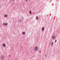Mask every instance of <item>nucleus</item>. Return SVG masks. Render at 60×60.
I'll use <instances>...</instances> for the list:
<instances>
[{
  "instance_id": "1",
  "label": "nucleus",
  "mask_w": 60,
  "mask_h": 60,
  "mask_svg": "<svg viewBox=\"0 0 60 60\" xmlns=\"http://www.w3.org/2000/svg\"><path fill=\"white\" fill-rule=\"evenodd\" d=\"M39 48L38 46L35 47L34 49V51L35 52H37L38 51V50Z\"/></svg>"
},
{
  "instance_id": "2",
  "label": "nucleus",
  "mask_w": 60,
  "mask_h": 60,
  "mask_svg": "<svg viewBox=\"0 0 60 60\" xmlns=\"http://www.w3.org/2000/svg\"><path fill=\"white\" fill-rule=\"evenodd\" d=\"M3 25L4 26H7V25H8V23H7V22H6L5 23H3Z\"/></svg>"
},
{
  "instance_id": "3",
  "label": "nucleus",
  "mask_w": 60,
  "mask_h": 60,
  "mask_svg": "<svg viewBox=\"0 0 60 60\" xmlns=\"http://www.w3.org/2000/svg\"><path fill=\"white\" fill-rule=\"evenodd\" d=\"M44 30V27H43L42 29V31H43Z\"/></svg>"
},
{
  "instance_id": "4",
  "label": "nucleus",
  "mask_w": 60,
  "mask_h": 60,
  "mask_svg": "<svg viewBox=\"0 0 60 60\" xmlns=\"http://www.w3.org/2000/svg\"><path fill=\"white\" fill-rule=\"evenodd\" d=\"M8 16V15H7L5 14L4 15V17H7Z\"/></svg>"
},
{
  "instance_id": "5",
  "label": "nucleus",
  "mask_w": 60,
  "mask_h": 60,
  "mask_svg": "<svg viewBox=\"0 0 60 60\" xmlns=\"http://www.w3.org/2000/svg\"><path fill=\"white\" fill-rule=\"evenodd\" d=\"M22 34H23V35H24L25 34V32H22Z\"/></svg>"
},
{
  "instance_id": "6",
  "label": "nucleus",
  "mask_w": 60,
  "mask_h": 60,
  "mask_svg": "<svg viewBox=\"0 0 60 60\" xmlns=\"http://www.w3.org/2000/svg\"><path fill=\"white\" fill-rule=\"evenodd\" d=\"M3 46L4 47H5V45L4 44H3Z\"/></svg>"
},
{
  "instance_id": "7",
  "label": "nucleus",
  "mask_w": 60,
  "mask_h": 60,
  "mask_svg": "<svg viewBox=\"0 0 60 60\" xmlns=\"http://www.w3.org/2000/svg\"><path fill=\"white\" fill-rule=\"evenodd\" d=\"M36 19L37 20H38V18H39L38 17V16H37L36 17Z\"/></svg>"
},
{
  "instance_id": "8",
  "label": "nucleus",
  "mask_w": 60,
  "mask_h": 60,
  "mask_svg": "<svg viewBox=\"0 0 60 60\" xmlns=\"http://www.w3.org/2000/svg\"><path fill=\"white\" fill-rule=\"evenodd\" d=\"M52 39H55V36H53V37H52Z\"/></svg>"
},
{
  "instance_id": "9",
  "label": "nucleus",
  "mask_w": 60,
  "mask_h": 60,
  "mask_svg": "<svg viewBox=\"0 0 60 60\" xmlns=\"http://www.w3.org/2000/svg\"><path fill=\"white\" fill-rule=\"evenodd\" d=\"M4 58V56H1V58L2 59H3Z\"/></svg>"
},
{
  "instance_id": "10",
  "label": "nucleus",
  "mask_w": 60,
  "mask_h": 60,
  "mask_svg": "<svg viewBox=\"0 0 60 60\" xmlns=\"http://www.w3.org/2000/svg\"><path fill=\"white\" fill-rule=\"evenodd\" d=\"M30 12V14L31 13V11H30V12Z\"/></svg>"
},
{
  "instance_id": "11",
  "label": "nucleus",
  "mask_w": 60,
  "mask_h": 60,
  "mask_svg": "<svg viewBox=\"0 0 60 60\" xmlns=\"http://www.w3.org/2000/svg\"><path fill=\"white\" fill-rule=\"evenodd\" d=\"M25 1L26 2H27V1H28V0H25Z\"/></svg>"
},
{
  "instance_id": "12",
  "label": "nucleus",
  "mask_w": 60,
  "mask_h": 60,
  "mask_svg": "<svg viewBox=\"0 0 60 60\" xmlns=\"http://www.w3.org/2000/svg\"><path fill=\"white\" fill-rule=\"evenodd\" d=\"M53 43L52 42V45H53Z\"/></svg>"
},
{
  "instance_id": "13",
  "label": "nucleus",
  "mask_w": 60,
  "mask_h": 60,
  "mask_svg": "<svg viewBox=\"0 0 60 60\" xmlns=\"http://www.w3.org/2000/svg\"><path fill=\"white\" fill-rule=\"evenodd\" d=\"M55 42H56V40L55 41Z\"/></svg>"
},
{
  "instance_id": "14",
  "label": "nucleus",
  "mask_w": 60,
  "mask_h": 60,
  "mask_svg": "<svg viewBox=\"0 0 60 60\" xmlns=\"http://www.w3.org/2000/svg\"><path fill=\"white\" fill-rule=\"evenodd\" d=\"M45 56H46V54H45Z\"/></svg>"
},
{
  "instance_id": "15",
  "label": "nucleus",
  "mask_w": 60,
  "mask_h": 60,
  "mask_svg": "<svg viewBox=\"0 0 60 60\" xmlns=\"http://www.w3.org/2000/svg\"><path fill=\"white\" fill-rule=\"evenodd\" d=\"M13 1H15V0H12Z\"/></svg>"
},
{
  "instance_id": "16",
  "label": "nucleus",
  "mask_w": 60,
  "mask_h": 60,
  "mask_svg": "<svg viewBox=\"0 0 60 60\" xmlns=\"http://www.w3.org/2000/svg\"><path fill=\"white\" fill-rule=\"evenodd\" d=\"M51 46H52V45Z\"/></svg>"
}]
</instances>
